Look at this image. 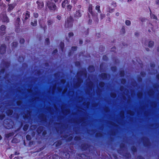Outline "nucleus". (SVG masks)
Masks as SVG:
<instances>
[{
  "label": "nucleus",
  "instance_id": "1",
  "mask_svg": "<svg viewBox=\"0 0 159 159\" xmlns=\"http://www.w3.org/2000/svg\"><path fill=\"white\" fill-rule=\"evenodd\" d=\"M48 7L51 10L54 11L57 9V7L54 3L52 2V0L48 1L47 3Z\"/></svg>",
  "mask_w": 159,
  "mask_h": 159
},
{
  "label": "nucleus",
  "instance_id": "2",
  "mask_svg": "<svg viewBox=\"0 0 159 159\" xmlns=\"http://www.w3.org/2000/svg\"><path fill=\"white\" fill-rule=\"evenodd\" d=\"M1 19H2V21L6 22H9V19L8 17L6 16L5 13H3L1 15H0Z\"/></svg>",
  "mask_w": 159,
  "mask_h": 159
},
{
  "label": "nucleus",
  "instance_id": "3",
  "mask_svg": "<svg viewBox=\"0 0 159 159\" xmlns=\"http://www.w3.org/2000/svg\"><path fill=\"white\" fill-rule=\"evenodd\" d=\"M72 18L70 17L69 19H67L66 22L65 26L67 27L71 26H72Z\"/></svg>",
  "mask_w": 159,
  "mask_h": 159
},
{
  "label": "nucleus",
  "instance_id": "4",
  "mask_svg": "<svg viewBox=\"0 0 159 159\" xmlns=\"http://www.w3.org/2000/svg\"><path fill=\"white\" fill-rule=\"evenodd\" d=\"M16 6V4L15 3L12 4H8V8L7 9L8 11H10L12 10Z\"/></svg>",
  "mask_w": 159,
  "mask_h": 159
},
{
  "label": "nucleus",
  "instance_id": "5",
  "mask_svg": "<svg viewBox=\"0 0 159 159\" xmlns=\"http://www.w3.org/2000/svg\"><path fill=\"white\" fill-rule=\"evenodd\" d=\"M6 46L5 45H2L0 47V53L3 54L5 52Z\"/></svg>",
  "mask_w": 159,
  "mask_h": 159
},
{
  "label": "nucleus",
  "instance_id": "6",
  "mask_svg": "<svg viewBox=\"0 0 159 159\" xmlns=\"http://www.w3.org/2000/svg\"><path fill=\"white\" fill-rule=\"evenodd\" d=\"M37 3L38 4V7L39 9H41L44 6V3L43 2L37 1Z\"/></svg>",
  "mask_w": 159,
  "mask_h": 159
},
{
  "label": "nucleus",
  "instance_id": "7",
  "mask_svg": "<svg viewBox=\"0 0 159 159\" xmlns=\"http://www.w3.org/2000/svg\"><path fill=\"white\" fill-rule=\"evenodd\" d=\"M30 16V13L29 12L26 11L25 13L23 14V18L25 20L27 19Z\"/></svg>",
  "mask_w": 159,
  "mask_h": 159
},
{
  "label": "nucleus",
  "instance_id": "8",
  "mask_svg": "<svg viewBox=\"0 0 159 159\" xmlns=\"http://www.w3.org/2000/svg\"><path fill=\"white\" fill-rule=\"evenodd\" d=\"M5 26L4 25H2L0 27V30L1 31H2V34H1V35H2V34H4L5 32H4V30L5 29Z\"/></svg>",
  "mask_w": 159,
  "mask_h": 159
},
{
  "label": "nucleus",
  "instance_id": "9",
  "mask_svg": "<svg viewBox=\"0 0 159 159\" xmlns=\"http://www.w3.org/2000/svg\"><path fill=\"white\" fill-rule=\"evenodd\" d=\"M68 4V1L67 0H65L62 3V7L63 8H65L66 5Z\"/></svg>",
  "mask_w": 159,
  "mask_h": 159
},
{
  "label": "nucleus",
  "instance_id": "10",
  "mask_svg": "<svg viewBox=\"0 0 159 159\" xmlns=\"http://www.w3.org/2000/svg\"><path fill=\"white\" fill-rule=\"evenodd\" d=\"M31 25L33 26H35L37 25V20H34L33 21H32L31 23Z\"/></svg>",
  "mask_w": 159,
  "mask_h": 159
},
{
  "label": "nucleus",
  "instance_id": "11",
  "mask_svg": "<svg viewBox=\"0 0 159 159\" xmlns=\"http://www.w3.org/2000/svg\"><path fill=\"white\" fill-rule=\"evenodd\" d=\"M75 16L77 17H79L81 16V14L80 11H78L76 12L75 15Z\"/></svg>",
  "mask_w": 159,
  "mask_h": 159
},
{
  "label": "nucleus",
  "instance_id": "12",
  "mask_svg": "<svg viewBox=\"0 0 159 159\" xmlns=\"http://www.w3.org/2000/svg\"><path fill=\"white\" fill-rule=\"evenodd\" d=\"M48 25H51L53 23V21L51 19L48 20Z\"/></svg>",
  "mask_w": 159,
  "mask_h": 159
},
{
  "label": "nucleus",
  "instance_id": "13",
  "mask_svg": "<svg viewBox=\"0 0 159 159\" xmlns=\"http://www.w3.org/2000/svg\"><path fill=\"white\" fill-rule=\"evenodd\" d=\"M89 12L91 14H92V6L91 5H89Z\"/></svg>",
  "mask_w": 159,
  "mask_h": 159
},
{
  "label": "nucleus",
  "instance_id": "14",
  "mask_svg": "<svg viewBox=\"0 0 159 159\" xmlns=\"http://www.w3.org/2000/svg\"><path fill=\"white\" fill-rule=\"evenodd\" d=\"M153 42L152 41H150L148 43V46L149 47H152L153 45Z\"/></svg>",
  "mask_w": 159,
  "mask_h": 159
},
{
  "label": "nucleus",
  "instance_id": "15",
  "mask_svg": "<svg viewBox=\"0 0 159 159\" xmlns=\"http://www.w3.org/2000/svg\"><path fill=\"white\" fill-rule=\"evenodd\" d=\"M150 16H151V17L152 18H153V19H157V17L155 15H154L153 14H150Z\"/></svg>",
  "mask_w": 159,
  "mask_h": 159
},
{
  "label": "nucleus",
  "instance_id": "16",
  "mask_svg": "<svg viewBox=\"0 0 159 159\" xmlns=\"http://www.w3.org/2000/svg\"><path fill=\"white\" fill-rule=\"evenodd\" d=\"M125 24L127 25H129L130 24V21L129 20H126L125 21Z\"/></svg>",
  "mask_w": 159,
  "mask_h": 159
},
{
  "label": "nucleus",
  "instance_id": "17",
  "mask_svg": "<svg viewBox=\"0 0 159 159\" xmlns=\"http://www.w3.org/2000/svg\"><path fill=\"white\" fill-rule=\"evenodd\" d=\"M28 126L26 125L24 126L23 127V129L25 131H26L27 130L28 128Z\"/></svg>",
  "mask_w": 159,
  "mask_h": 159
},
{
  "label": "nucleus",
  "instance_id": "18",
  "mask_svg": "<svg viewBox=\"0 0 159 159\" xmlns=\"http://www.w3.org/2000/svg\"><path fill=\"white\" fill-rule=\"evenodd\" d=\"M67 9L68 10H70L71 9L72 6L70 5H68L67 6Z\"/></svg>",
  "mask_w": 159,
  "mask_h": 159
},
{
  "label": "nucleus",
  "instance_id": "19",
  "mask_svg": "<svg viewBox=\"0 0 159 159\" xmlns=\"http://www.w3.org/2000/svg\"><path fill=\"white\" fill-rule=\"evenodd\" d=\"M100 6H97L96 7V9L99 12L100 11Z\"/></svg>",
  "mask_w": 159,
  "mask_h": 159
},
{
  "label": "nucleus",
  "instance_id": "20",
  "mask_svg": "<svg viewBox=\"0 0 159 159\" xmlns=\"http://www.w3.org/2000/svg\"><path fill=\"white\" fill-rule=\"evenodd\" d=\"M17 45V43L16 42H14L12 43V46L15 47Z\"/></svg>",
  "mask_w": 159,
  "mask_h": 159
},
{
  "label": "nucleus",
  "instance_id": "21",
  "mask_svg": "<svg viewBox=\"0 0 159 159\" xmlns=\"http://www.w3.org/2000/svg\"><path fill=\"white\" fill-rule=\"evenodd\" d=\"M60 47L62 49H62L64 47V43L62 42L61 43H60Z\"/></svg>",
  "mask_w": 159,
  "mask_h": 159
},
{
  "label": "nucleus",
  "instance_id": "22",
  "mask_svg": "<svg viewBox=\"0 0 159 159\" xmlns=\"http://www.w3.org/2000/svg\"><path fill=\"white\" fill-rule=\"evenodd\" d=\"M26 138L28 140H30L31 139V137L29 135H27L26 136Z\"/></svg>",
  "mask_w": 159,
  "mask_h": 159
},
{
  "label": "nucleus",
  "instance_id": "23",
  "mask_svg": "<svg viewBox=\"0 0 159 159\" xmlns=\"http://www.w3.org/2000/svg\"><path fill=\"white\" fill-rule=\"evenodd\" d=\"M34 16L35 18H37L38 16V14L37 13H34Z\"/></svg>",
  "mask_w": 159,
  "mask_h": 159
},
{
  "label": "nucleus",
  "instance_id": "24",
  "mask_svg": "<svg viewBox=\"0 0 159 159\" xmlns=\"http://www.w3.org/2000/svg\"><path fill=\"white\" fill-rule=\"evenodd\" d=\"M107 77V75L105 74H103L102 75V78L103 79H105Z\"/></svg>",
  "mask_w": 159,
  "mask_h": 159
},
{
  "label": "nucleus",
  "instance_id": "25",
  "mask_svg": "<svg viewBox=\"0 0 159 159\" xmlns=\"http://www.w3.org/2000/svg\"><path fill=\"white\" fill-rule=\"evenodd\" d=\"M20 43H23L24 42V40L23 39H21L20 40Z\"/></svg>",
  "mask_w": 159,
  "mask_h": 159
},
{
  "label": "nucleus",
  "instance_id": "26",
  "mask_svg": "<svg viewBox=\"0 0 159 159\" xmlns=\"http://www.w3.org/2000/svg\"><path fill=\"white\" fill-rule=\"evenodd\" d=\"M99 84L100 86L102 87L104 85V83H99Z\"/></svg>",
  "mask_w": 159,
  "mask_h": 159
},
{
  "label": "nucleus",
  "instance_id": "27",
  "mask_svg": "<svg viewBox=\"0 0 159 159\" xmlns=\"http://www.w3.org/2000/svg\"><path fill=\"white\" fill-rule=\"evenodd\" d=\"M89 70H90V69H91L92 70H94L93 67L92 66H90L89 67Z\"/></svg>",
  "mask_w": 159,
  "mask_h": 159
},
{
  "label": "nucleus",
  "instance_id": "28",
  "mask_svg": "<svg viewBox=\"0 0 159 159\" xmlns=\"http://www.w3.org/2000/svg\"><path fill=\"white\" fill-rule=\"evenodd\" d=\"M105 17V15L102 14H101V19H102Z\"/></svg>",
  "mask_w": 159,
  "mask_h": 159
},
{
  "label": "nucleus",
  "instance_id": "29",
  "mask_svg": "<svg viewBox=\"0 0 159 159\" xmlns=\"http://www.w3.org/2000/svg\"><path fill=\"white\" fill-rule=\"evenodd\" d=\"M57 19L58 20H60L61 19V16H57Z\"/></svg>",
  "mask_w": 159,
  "mask_h": 159
},
{
  "label": "nucleus",
  "instance_id": "30",
  "mask_svg": "<svg viewBox=\"0 0 159 159\" xmlns=\"http://www.w3.org/2000/svg\"><path fill=\"white\" fill-rule=\"evenodd\" d=\"M69 37L72 36L73 35V34L72 33H70L69 34Z\"/></svg>",
  "mask_w": 159,
  "mask_h": 159
},
{
  "label": "nucleus",
  "instance_id": "31",
  "mask_svg": "<svg viewBox=\"0 0 159 159\" xmlns=\"http://www.w3.org/2000/svg\"><path fill=\"white\" fill-rule=\"evenodd\" d=\"M103 58L104 60H106L107 59V57L106 56H104L103 57Z\"/></svg>",
  "mask_w": 159,
  "mask_h": 159
},
{
  "label": "nucleus",
  "instance_id": "32",
  "mask_svg": "<svg viewBox=\"0 0 159 159\" xmlns=\"http://www.w3.org/2000/svg\"><path fill=\"white\" fill-rule=\"evenodd\" d=\"M76 49V47H72V50L73 51H75Z\"/></svg>",
  "mask_w": 159,
  "mask_h": 159
},
{
  "label": "nucleus",
  "instance_id": "33",
  "mask_svg": "<svg viewBox=\"0 0 159 159\" xmlns=\"http://www.w3.org/2000/svg\"><path fill=\"white\" fill-rule=\"evenodd\" d=\"M114 11V10L113 9H109V11H108L110 12V13H111L112 12H113Z\"/></svg>",
  "mask_w": 159,
  "mask_h": 159
},
{
  "label": "nucleus",
  "instance_id": "34",
  "mask_svg": "<svg viewBox=\"0 0 159 159\" xmlns=\"http://www.w3.org/2000/svg\"><path fill=\"white\" fill-rule=\"evenodd\" d=\"M46 41L47 42V44H48V43L49 42V39L48 38H47L46 39Z\"/></svg>",
  "mask_w": 159,
  "mask_h": 159
},
{
  "label": "nucleus",
  "instance_id": "35",
  "mask_svg": "<svg viewBox=\"0 0 159 159\" xmlns=\"http://www.w3.org/2000/svg\"><path fill=\"white\" fill-rule=\"evenodd\" d=\"M116 69V67H112L111 68V70L113 71H115Z\"/></svg>",
  "mask_w": 159,
  "mask_h": 159
},
{
  "label": "nucleus",
  "instance_id": "36",
  "mask_svg": "<svg viewBox=\"0 0 159 159\" xmlns=\"http://www.w3.org/2000/svg\"><path fill=\"white\" fill-rule=\"evenodd\" d=\"M20 21V19L19 18H18L17 19V22L18 23H19V22Z\"/></svg>",
  "mask_w": 159,
  "mask_h": 159
},
{
  "label": "nucleus",
  "instance_id": "37",
  "mask_svg": "<svg viewBox=\"0 0 159 159\" xmlns=\"http://www.w3.org/2000/svg\"><path fill=\"white\" fill-rule=\"evenodd\" d=\"M124 75V71L121 72V76H123Z\"/></svg>",
  "mask_w": 159,
  "mask_h": 159
},
{
  "label": "nucleus",
  "instance_id": "38",
  "mask_svg": "<svg viewBox=\"0 0 159 159\" xmlns=\"http://www.w3.org/2000/svg\"><path fill=\"white\" fill-rule=\"evenodd\" d=\"M57 49H55V50L53 52V53H56L57 52Z\"/></svg>",
  "mask_w": 159,
  "mask_h": 159
},
{
  "label": "nucleus",
  "instance_id": "39",
  "mask_svg": "<svg viewBox=\"0 0 159 159\" xmlns=\"http://www.w3.org/2000/svg\"><path fill=\"white\" fill-rule=\"evenodd\" d=\"M84 74V75H86V73L85 71H84L83 73H82L81 75H82V74Z\"/></svg>",
  "mask_w": 159,
  "mask_h": 159
},
{
  "label": "nucleus",
  "instance_id": "40",
  "mask_svg": "<svg viewBox=\"0 0 159 159\" xmlns=\"http://www.w3.org/2000/svg\"><path fill=\"white\" fill-rule=\"evenodd\" d=\"M0 4L1 5H2L1 3H0ZM2 7H4L5 6V5L3 3H2Z\"/></svg>",
  "mask_w": 159,
  "mask_h": 159
},
{
  "label": "nucleus",
  "instance_id": "41",
  "mask_svg": "<svg viewBox=\"0 0 159 159\" xmlns=\"http://www.w3.org/2000/svg\"><path fill=\"white\" fill-rule=\"evenodd\" d=\"M112 97H115L116 96L115 94H113L111 96Z\"/></svg>",
  "mask_w": 159,
  "mask_h": 159
},
{
  "label": "nucleus",
  "instance_id": "42",
  "mask_svg": "<svg viewBox=\"0 0 159 159\" xmlns=\"http://www.w3.org/2000/svg\"><path fill=\"white\" fill-rule=\"evenodd\" d=\"M119 13H118V12H117V13H116V16H118L119 15Z\"/></svg>",
  "mask_w": 159,
  "mask_h": 159
},
{
  "label": "nucleus",
  "instance_id": "43",
  "mask_svg": "<svg viewBox=\"0 0 159 159\" xmlns=\"http://www.w3.org/2000/svg\"><path fill=\"white\" fill-rule=\"evenodd\" d=\"M15 154L16 155H18L19 154V153L17 152H16L15 153Z\"/></svg>",
  "mask_w": 159,
  "mask_h": 159
},
{
  "label": "nucleus",
  "instance_id": "44",
  "mask_svg": "<svg viewBox=\"0 0 159 159\" xmlns=\"http://www.w3.org/2000/svg\"><path fill=\"white\" fill-rule=\"evenodd\" d=\"M12 155H11V156L10 157V158L11 159V158H12Z\"/></svg>",
  "mask_w": 159,
  "mask_h": 159
},
{
  "label": "nucleus",
  "instance_id": "45",
  "mask_svg": "<svg viewBox=\"0 0 159 159\" xmlns=\"http://www.w3.org/2000/svg\"><path fill=\"white\" fill-rule=\"evenodd\" d=\"M6 1H7L8 2H9L10 0H6Z\"/></svg>",
  "mask_w": 159,
  "mask_h": 159
},
{
  "label": "nucleus",
  "instance_id": "46",
  "mask_svg": "<svg viewBox=\"0 0 159 159\" xmlns=\"http://www.w3.org/2000/svg\"><path fill=\"white\" fill-rule=\"evenodd\" d=\"M14 159H18V158L17 157H15L14 158Z\"/></svg>",
  "mask_w": 159,
  "mask_h": 159
},
{
  "label": "nucleus",
  "instance_id": "47",
  "mask_svg": "<svg viewBox=\"0 0 159 159\" xmlns=\"http://www.w3.org/2000/svg\"><path fill=\"white\" fill-rule=\"evenodd\" d=\"M80 44H81V43H82L81 41H80Z\"/></svg>",
  "mask_w": 159,
  "mask_h": 159
},
{
  "label": "nucleus",
  "instance_id": "48",
  "mask_svg": "<svg viewBox=\"0 0 159 159\" xmlns=\"http://www.w3.org/2000/svg\"><path fill=\"white\" fill-rule=\"evenodd\" d=\"M132 0H128V2H129V1H131Z\"/></svg>",
  "mask_w": 159,
  "mask_h": 159
},
{
  "label": "nucleus",
  "instance_id": "49",
  "mask_svg": "<svg viewBox=\"0 0 159 159\" xmlns=\"http://www.w3.org/2000/svg\"><path fill=\"white\" fill-rule=\"evenodd\" d=\"M65 82V80H63V82H62V83H64V82Z\"/></svg>",
  "mask_w": 159,
  "mask_h": 159
},
{
  "label": "nucleus",
  "instance_id": "50",
  "mask_svg": "<svg viewBox=\"0 0 159 159\" xmlns=\"http://www.w3.org/2000/svg\"><path fill=\"white\" fill-rule=\"evenodd\" d=\"M1 136L0 135V140H1Z\"/></svg>",
  "mask_w": 159,
  "mask_h": 159
},
{
  "label": "nucleus",
  "instance_id": "51",
  "mask_svg": "<svg viewBox=\"0 0 159 159\" xmlns=\"http://www.w3.org/2000/svg\"><path fill=\"white\" fill-rule=\"evenodd\" d=\"M157 78L159 79V75L158 76H157Z\"/></svg>",
  "mask_w": 159,
  "mask_h": 159
},
{
  "label": "nucleus",
  "instance_id": "52",
  "mask_svg": "<svg viewBox=\"0 0 159 159\" xmlns=\"http://www.w3.org/2000/svg\"><path fill=\"white\" fill-rule=\"evenodd\" d=\"M10 113H11H11H12V112H11V111H10Z\"/></svg>",
  "mask_w": 159,
  "mask_h": 159
},
{
  "label": "nucleus",
  "instance_id": "53",
  "mask_svg": "<svg viewBox=\"0 0 159 159\" xmlns=\"http://www.w3.org/2000/svg\"><path fill=\"white\" fill-rule=\"evenodd\" d=\"M158 3H159V2H158Z\"/></svg>",
  "mask_w": 159,
  "mask_h": 159
}]
</instances>
